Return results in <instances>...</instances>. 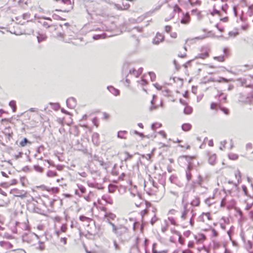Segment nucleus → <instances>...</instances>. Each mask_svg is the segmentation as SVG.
Segmentation results:
<instances>
[{
	"label": "nucleus",
	"instance_id": "1",
	"mask_svg": "<svg viewBox=\"0 0 253 253\" xmlns=\"http://www.w3.org/2000/svg\"><path fill=\"white\" fill-rule=\"evenodd\" d=\"M107 223L112 226V232L117 236H121L127 231V229L126 227L122 225L117 226L113 223L109 221V219L107 220Z\"/></svg>",
	"mask_w": 253,
	"mask_h": 253
},
{
	"label": "nucleus",
	"instance_id": "2",
	"mask_svg": "<svg viewBox=\"0 0 253 253\" xmlns=\"http://www.w3.org/2000/svg\"><path fill=\"white\" fill-rule=\"evenodd\" d=\"M181 11V9L180 7H179L177 5H175L173 8H169L168 10L167 13L169 14V16L168 17H166L165 20L166 21L169 20L171 19L174 17V13L176 12H180Z\"/></svg>",
	"mask_w": 253,
	"mask_h": 253
},
{
	"label": "nucleus",
	"instance_id": "3",
	"mask_svg": "<svg viewBox=\"0 0 253 253\" xmlns=\"http://www.w3.org/2000/svg\"><path fill=\"white\" fill-rule=\"evenodd\" d=\"M10 193L13 194L14 196L20 197L23 199L27 197V192L24 190H20L17 189L11 190Z\"/></svg>",
	"mask_w": 253,
	"mask_h": 253
},
{
	"label": "nucleus",
	"instance_id": "4",
	"mask_svg": "<svg viewBox=\"0 0 253 253\" xmlns=\"http://www.w3.org/2000/svg\"><path fill=\"white\" fill-rule=\"evenodd\" d=\"M239 101L245 103L252 104L253 102V95L252 93H249L246 97L241 95Z\"/></svg>",
	"mask_w": 253,
	"mask_h": 253
},
{
	"label": "nucleus",
	"instance_id": "5",
	"mask_svg": "<svg viewBox=\"0 0 253 253\" xmlns=\"http://www.w3.org/2000/svg\"><path fill=\"white\" fill-rule=\"evenodd\" d=\"M192 215L191 213V211L189 209H188L186 207V206L185 205L184 207V210L181 212V218L182 220H184L189 218Z\"/></svg>",
	"mask_w": 253,
	"mask_h": 253
},
{
	"label": "nucleus",
	"instance_id": "6",
	"mask_svg": "<svg viewBox=\"0 0 253 253\" xmlns=\"http://www.w3.org/2000/svg\"><path fill=\"white\" fill-rule=\"evenodd\" d=\"M164 40V36L160 33H157L155 37L153 39L152 42L154 44L158 45Z\"/></svg>",
	"mask_w": 253,
	"mask_h": 253
},
{
	"label": "nucleus",
	"instance_id": "7",
	"mask_svg": "<svg viewBox=\"0 0 253 253\" xmlns=\"http://www.w3.org/2000/svg\"><path fill=\"white\" fill-rule=\"evenodd\" d=\"M209 51L210 49L206 48L203 50V52L199 54L196 58H201V59H205L209 56Z\"/></svg>",
	"mask_w": 253,
	"mask_h": 253
},
{
	"label": "nucleus",
	"instance_id": "8",
	"mask_svg": "<svg viewBox=\"0 0 253 253\" xmlns=\"http://www.w3.org/2000/svg\"><path fill=\"white\" fill-rule=\"evenodd\" d=\"M67 106L70 108H74L76 105L75 99L74 98H68L66 101Z\"/></svg>",
	"mask_w": 253,
	"mask_h": 253
},
{
	"label": "nucleus",
	"instance_id": "9",
	"mask_svg": "<svg viewBox=\"0 0 253 253\" xmlns=\"http://www.w3.org/2000/svg\"><path fill=\"white\" fill-rule=\"evenodd\" d=\"M116 217V215L111 212H106L104 214V218L106 219V221L107 222L108 219H109V221H110V219L114 220Z\"/></svg>",
	"mask_w": 253,
	"mask_h": 253
},
{
	"label": "nucleus",
	"instance_id": "10",
	"mask_svg": "<svg viewBox=\"0 0 253 253\" xmlns=\"http://www.w3.org/2000/svg\"><path fill=\"white\" fill-rule=\"evenodd\" d=\"M107 88L110 92L115 96L118 95L120 93L119 90L112 86H108Z\"/></svg>",
	"mask_w": 253,
	"mask_h": 253
},
{
	"label": "nucleus",
	"instance_id": "11",
	"mask_svg": "<svg viewBox=\"0 0 253 253\" xmlns=\"http://www.w3.org/2000/svg\"><path fill=\"white\" fill-rule=\"evenodd\" d=\"M99 135L97 133H94L92 135V142L95 145H98L99 143Z\"/></svg>",
	"mask_w": 253,
	"mask_h": 253
},
{
	"label": "nucleus",
	"instance_id": "12",
	"mask_svg": "<svg viewBox=\"0 0 253 253\" xmlns=\"http://www.w3.org/2000/svg\"><path fill=\"white\" fill-rule=\"evenodd\" d=\"M191 168H192V166L191 165V164H189L188 167H187V169L186 171V178L188 181L191 179V174L190 172Z\"/></svg>",
	"mask_w": 253,
	"mask_h": 253
},
{
	"label": "nucleus",
	"instance_id": "13",
	"mask_svg": "<svg viewBox=\"0 0 253 253\" xmlns=\"http://www.w3.org/2000/svg\"><path fill=\"white\" fill-rule=\"evenodd\" d=\"M191 125L190 124H184L182 125L181 127L183 131H187L191 129Z\"/></svg>",
	"mask_w": 253,
	"mask_h": 253
},
{
	"label": "nucleus",
	"instance_id": "14",
	"mask_svg": "<svg viewBox=\"0 0 253 253\" xmlns=\"http://www.w3.org/2000/svg\"><path fill=\"white\" fill-rule=\"evenodd\" d=\"M205 218H206L208 220H211V215L209 212L202 213L201 216V218L203 221H205Z\"/></svg>",
	"mask_w": 253,
	"mask_h": 253
},
{
	"label": "nucleus",
	"instance_id": "15",
	"mask_svg": "<svg viewBox=\"0 0 253 253\" xmlns=\"http://www.w3.org/2000/svg\"><path fill=\"white\" fill-rule=\"evenodd\" d=\"M126 131H121L118 133V137L120 138L126 139Z\"/></svg>",
	"mask_w": 253,
	"mask_h": 253
},
{
	"label": "nucleus",
	"instance_id": "16",
	"mask_svg": "<svg viewBox=\"0 0 253 253\" xmlns=\"http://www.w3.org/2000/svg\"><path fill=\"white\" fill-rule=\"evenodd\" d=\"M192 112V109L191 107L187 106L184 109V113L186 115H189Z\"/></svg>",
	"mask_w": 253,
	"mask_h": 253
},
{
	"label": "nucleus",
	"instance_id": "17",
	"mask_svg": "<svg viewBox=\"0 0 253 253\" xmlns=\"http://www.w3.org/2000/svg\"><path fill=\"white\" fill-rule=\"evenodd\" d=\"M216 159V156L215 155H213L210 157L209 162L211 165H214L215 163Z\"/></svg>",
	"mask_w": 253,
	"mask_h": 253
},
{
	"label": "nucleus",
	"instance_id": "18",
	"mask_svg": "<svg viewBox=\"0 0 253 253\" xmlns=\"http://www.w3.org/2000/svg\"><path fill=\"white\" fill-rule=\"evenodd\" d=\"M189 16L188 13H187L185 16L184 18L182 19L181 20V23L183 24H187L189 22Z\"/></svg>",
	"mask_w": 253,
	"mask_h": 253
},
{
	"label": "nucleus",
	"instance_id": "19",
	"mask_svg": "<svg viewBox=\"0 0 253 253\" xmlns=\"http://www.w3.org/2000/svg\"><path fill=\"white\" fill-rule=\"evenodd\" d=\"M9 105L12 108L13 112H15L16 110V102L15 101L12 100L10 101Z\"/></svg>",
	"mask_w": 253,
	"mask_h": 253
},
{
	"label": "nucleus",
	"instance_id": "20",
	"mask_svg": "<svg viewBox=\"0 0 253 253\" xmlns=\"http://www.w3.org/2000/svg\"><path fill=\"white\" fill-rule=\"evenodd\" d=\"M28 143L31 144V142H29L26 138H24L23 140L20 142V145L21 147H24Z\"/></svg>",
	"mask_w": 253,
	"mask_h": 253
},
{
	"label": "nucleus",
	"instance_id": "21",
	"mask_svg": "<svg viewBox=\"0 0 253 253\" xmlns=\"http://www.w3.org/2000/svg\"><path fill=\"white\" fill-rule=\"evenodd\" d=\"M57 174V173L56 171H52V170H49L47 173L46 175L49 177H52L55 176H56Z\"/></svg>",
	"mask_w": 253,
	"mask_h": 253
},
{
	"label": "nucleus",
	"instance_id": "22",
	"mask_svg": "<svg viewBox=\"0 0 253 253\" xmlns=\"http://www.w3.org/2000/svg\"><path fill=\"white\" fill-rule=\"evenodd\" d=\"M37 39L38 42H40L45 40L46 39V36L44 35H39V36H37Z\"/></svg>",
	"mask_w": 253,
	"mask_h": 253
},
{
	"label": "nucleus",
	"instance_id": "23",
	"mask_svg": "<svg viewBox=\"0 0 253 253\" xmlns=\"http://www.w3.org/2000/svg\"><path fill=\"white\" fill-rule=\"evenodd\" d=\"M191 213H192L191 216L190 217V221L189 223L192 227L194 225V217L195 216V213L192 211H191Z\"/></svg>",
	"mask_w": 253,
	"mask_h": 253
},
{
	"label": "nucleus",
	"instance_id": "24",
	"mask_svg": "<svg viewBox=\"0 0 253 253\" xmlns=\"http://www.w3.org/2000/svg\"><path fill=\"white\" fill-rule=\"evenodd\" d=\"M228 157L230 159L235 160L238 159V156L237 154L234 153H230L228 155Z\"/></svg>",
	"mask_w": 253,
	"mask_h": 253
},
{
	"label": "nucleus",
	"instance_id": "25",
	"mask_svg": "<svg viewBox=\"0 0 253 253\" xmlns=\"http://www.w3.org/2000/svg\"><path fill=\"white\" fill-rule=\"evenodd\" d=\"M200 204V201H199V199H198V198H195V199L193 200L192 202H191V205H192L193 206H198Z\"/></svg>",
	"mask_w": 253,
	"mask_h": 253
},
{
	"label": "nucleus",
	"instance_id": "26",
	"mask_svg": "<svg viewBox=\"0 0 253 253\" xmlns=\"http://www.w3.org/2000/svg\"><path fill=\"white\" fill-rule=\"evenodd\" d=\"M235 175L238 179V182H239L241 180V174L239 170H237L235 173Z\"/></svg>",
	"mask_w": 253,
	"mask_h": 253
},
{
	"label": "nucleus",
	"instance_id": "27",
	"mask_svg": "<svg viewBox=\"0 0 253 253\" xmlns=\"http://www.w3.org/2000/svg\"><path fill=\"white\" fill-rule=\"evenodd\" d=\"M35 170L39 172H42L43 171V169L38 165H35L34 166Z\"/></svg>",
	"mask_w": 253,
	"mask_h": 253
},
{
	"label": "nucleus",
	"instance_id": "28",
	"mask_svg": "<svg viewBox=\"0 0 253 253\" xmlns=\"http://www.w3.org/2000/svg\"><path fill=\"white\" fill-rule=\"evenodd\" d=\"M213 59L214 60H217L219 62H223L224 61V57L222 56L214 57Z\"/></svg>",
	"mask_w": 253,
	"mask_h": 253
},
{
	"label": "nucleus",
	"instance_id": "29",
	"mask_svg": "<svg viewBox=\"0 0 253 253\" xmlns=\"http://www.w3.org/2000/svg\"><path fill=\"white\" fill-rule=\"evenodd\" d=\"M168 220L170 222V223L171 224H173L174 225H176L175 220L172 217H169Z\"/></svg>",
	"mask_w": 253,
	"mask_h": 253
},
{
	"label": "nucleus",
	"instance_id": "30",
	"mask_svg": "<svg viewBox=\"0 0 253 253\" xmlns=\"http://www.w3.org/2000/svg\"><path fill=\"white\" fill-rule=\"evenodd\" d=\"M161 125L160 124H154L152 125L151 127L152 129L155 130L156 128L158 127H160Z\"/></svg>",
	"mask_w": 253,
	"mask_h": 253
},
{
	"label": "nucleus",
	"instance_id": "31",
	"mask_svg": "<svg viewBox=\"0 0 253 253\" xmlns=\"http://www.w3.org/2000/svg\"><path fill=\"white\" fill-rule=\"evenodd\" d=\"M39 243H40V245L38 247V249L42 251H43L44 249H45V247L44 246L42 245V243L41 242H39Z\"/></svg>",
	"mask_w": 253,
	"mask_h": 253
},
{
	"label": "nucleus",
	"instance_id": "32",
	"mask_svg": "<svg viewBox=\"0 0 253 253\" xmlns=\"http://www.w3.org/2000/svg\"><path fill=\"white\" fill-rule=\"evenodd\" d=\"M113 243H114V246L115 250H116V251L120 250V247L118 245V244L117 243V242L116 241H114Z\"/></svg>",
	"mask_w": 253,
	"mask_h": 253
},
{
	"label": "nucleus",
	"instance_id": "33",
	"mask_svg": "<svg viewBox=\"0 0 253 253\" xmlns=\"http://www.w3.org/2000/svg\"><path fill=\"white\" fill-rule=\"evenodd\" d=\"M149 75L150 77L151 80L152 81H153L155 80L156 76L155 74L154 73L150 72L149 73Z\"/></svg>",
	"mask_w": 253,
	"mask_h": 253
},
{
	"label": "nucleus",
	"instance_id": "34",
	"mask_svg": "<svg viewBox=\"0 0 253 253\" xmlns=\"http://www.w3.org/2000/svg\"><path fill=\"white\" fill-rule=\"evenodd\" d=\"M226 143V141L223 140L220 142V149L223 150L225 148V145Z\"/></svg>",
	"mask_w": 253,
	"mask_h": 253
},
{
	"label": "nucleus",
	"instance_id": "35",
	"mask_svg": "<svg viewBox=\"0 0 253 253\" xmlns=\"http://www.w3.org/2000/svg\"><path fill=\"white\" fill-rule=\"evenodd\" d=\"M124 154L126 155V157L125 158V161H126L128 159H130L132 157V155L129 154L128 152H125Z\"/></svg>",
	"mask_w": 253,
	"mask_h": 253
},
{
	"label": "nucleus",
	"instance_id": "36",
	"mask_svg": "<svg viewBox=\"0 0 253 253\" xmlns=\"http://www.w3.org/2000/svg\"><path fill=\"white\" fill-rule=\"evenodd\" d=\"M238 34V33L237 32H230L229 33V36L230 37H235Z\"/></svg>",
	"mask_w": 253,
	"mask_h": 253
},
{
	"label": "nucleus",
	"instance_id": "37",
	"mask_svg": "<svg viewBox=\"0 0 253 253\" xmlns=\"http://www.w3.org/2000/svg\"><path fill=\"white\" fill-rule=\"evenodd\" d=\"M161 8V5H158V6H157L156 8H155L154 9H152L150 11V12H152V13H153L156 11H158L159 10V9H160V8Z\"/></svg>",
	"mask_w": 253,
	"mask_h": 253
},
{
	"label": "nucleus",
	"instance_id": "38",
	"mask_svg": "<svg viewBox=\"0 0 253 253\" xmlns=\"http://www.w3.org/2000/svg\"><path fill=\"white\" fill-rule=\"evenodd\" d=\"M217 104H216V103H212L211 104V108L212 110L216 109L217 108Z\"/></svg>",
	"mask_w": 253,
	"mask_h": 253
},
{
	"label": "nucleus",
	"instance_id": "39",
	"mask_svg": "<svg viewBox=\"0 0 253 253\" xmlns=\"http://www.w3.org/2000/svg\"><path fill=\"white\" fill-rule=\"evenodd\" d=\"M43 26L46 28H48L49 27H50V24H48L47 22H43L42 23Z\"/></svg>",
	"mask_w": 253,
	"mask_h": 253
},
{
	"label": "nucleus",
	"instance_id": "40",
	"mask_svg": "<svg viewBox=\"0 0 253 253\" xmlns=\"http://www.w3.org/2000/svg\"><path fill=\"white\" fill-rule=\"evenodd\" d=\"M212 236L213 237H216L217 236V233L214 229H212L211 230Z\"/></svg>",
	"mask_w": 253,
	"mask_h": 253
},
{
	"label": "nucleus",
	"instance_id": "41",
	"mask_svg": "<svg viewBox=\"0 0 253 253\" xmlns=\"http://www.w3.org/2000/svg\"><path fill=\"white\" fill-rule=\"evenodd\" d=\"M103 119L104 120H107L109 119V115L107 114L106 113H103Z\"/></svg>",
	"mask_w": 253,
	"mask_h": 253
},
{
	"label": "nucleus",
	"instance_id": "42",
	"mask_svg": "<svg viewBox=\"0 0 253 253\" xmlns=\"http://www.w3.org/2000/svg\"><path fill=\"white\" fill-rule=\"evenodd\" d=\"M165 31L167 33H169L171 30V27L169 26H166L165 27Z\"/></svg>",
	"mask_w": 253,
	"mask_h": 253
},
{
	"label": "nucleus",
	"instance_id": "43",
	"mask_svg": "<svg viewBox=\"0 0 253 253\" xmlns=\"http://www.w3.org/2000/svg\"><path fill=\"white\" fill-rule=\"evenodd\" d=\"M100 38H104V37H103V35H96L93 37V39L95 40H97V39H98Z\"/></svg>",
	"mask_w": 253,
	"mask_h": 253
},
{
	"label": "nucleus",
	"instance_id": "44",
	"mask_svg": "<svg viewBox=\"0 0 253 253\" xmlns=\"http://www.w3.org/2000/svg\"><path fill=\"white\" fill-rule=\"evenodd\" d=\"M170 194L172 195L175 196L176 198L178 197V193L175 191H170Z\"/></svg>",
	"mask_w": 253,
	"mask_h": 253
},
{
	"label": "nucleus",
	"instance_id": "45",
	"mask_svg": "<svg viewBox=\"0 0 253 253\" xmlns=\"http://www.w3.org/2000/svg\"><path fill=\"white\" fill-rule=\"evenodd\" d=\"M3 244H5L7 246H9V247H11L12 246V245L10 243H9V242H0V245L1 246H3Z\"/></svg>",
	"mask_w": 253,
	"mask_h": 253
},
{
	"label": "nucleus",
	"instance_id": "46",
	"mask_svg": "<svg viewBox=\"0 0 253 253\" xmlns=\"http://www.w3.org/2000/svg\"><path fill=\"white\" fill-rule=\"evenodd\" d=\"M25 179L24 177H21L20 178V182H21V184L22 185V186H24L25 185Z\"/></svg>",
	"mask_w": 253,
	"mask_h": 253
},
{
	"label": "nucleus",
	"instance_id": "47",
	"mask_svg": "<svg viewBox=\"0 0 253 253\" xmlns=\"http://www.w3.org/2000/svg\"><path fill=\"white\" fill-rule=\"evenodd\" d=\"M184 50H185V52H184L183 54H178V56H179V57L183 58V57H185L186 56V52H185V51H186V48H185V47H184Z\"/></svg>",
	"mask_w": 253,
	"mask_h": 253
},
{
	"label": "nucleus",
	"instance_id": "48",
	"mask_svg": "<svg viewBox=\"0 0 253 253\" xmlns=\"http://www.w3.org/2000/svg\"><path fill=\"white\" fill-rule=\"evenodd\" d=\"M147 212V210L146 209H145L144 210H142L140 212V214L142 216H143L145 214H146Z\"/></svg>",
	"mask_w": 253,
	"mask_h": 253
},
{
	"label": "nucleus",
	"instance_id": "49",
	"mask_svg": "<svg viewBox=\"0 0 253 253\" xmlns=\"http://www.w3.org/2000/svg\"><path fill=\"white\" fill-rule=\"evenodd\" d=\"M92 123L94 124V125H95L96 127H98V125L97 123V121H96V119L95 118H94V119H92Z\"/></svg>",
	"mask_w": 253,
	"mask_h": 253
},
{
	"label": "nucleus",
	"instance_id": "50",
	"mask_svg": "<svg viewBox=\"0 0 253 253\" xmlns=\"http://www.w3.org/2000/svg\"><path fill=\"white\" fill-rule=\"evenodd\" d=\"M221 81L224 82L225 83H227L228 82V80L225 78H220V80L219 81V82H220Z\"/></svg>",
	"mask_w": 253,
	"mask_h": 253
},
{
	"label": "nucleus",
	"instance_id": "51",
	"mask_svg": "<svg viewBox=\"0 0 253 253\" xmlns=\"http://www.w3.org/2000/svg\"><path fill=\"white\" fill-rule=\"evenodd\" d=\"M211 199V198L209 197V198L207 199L205 201L206 202V203L208 205H209V206L211 204V202H210V200Z\"/></svg>",
	"mask_w": 253,
	"mask_h": 253
},
{
	"label": "nucleus",
	"instance_id": "52",
	"mask_svg": "<svg viewBox=\"0 0 253 253\" xmlns=\"http://www.w3.org/2000/svg\"><path fill=\"white\" fill-rule=\"evenodd\" d=\"M205 38H206L205 36L197 37H195L194 39L201 40L204 39Z\"/></svg>",
	"mask_w": 253,
	"mask_h": 253
},
{
	"label": "nucleus",
	"instance_id": "53",
	"mask_svg": "<svg viewBox=\"0 0 253 253\" xmlns=\"http://www.w3.org/2000/svg\"><path fill=\"white\" fill-rule=\"evenodd\" d=\"M61 230L64 232L66 230V227L65 225H62L61 227Z\"/></svg>",
	"mask_w": 253,
	"mask_h": 253
},
{
	"label": "nucleus",
	"instance_id": "54",
	"mask_svg": "<svg viewBox=\"0 0 253 253\" xmlns=\"http://www.w3.org/2000/svg\"><path fill=\"white\" fill-rule=\"evenodd\" d=\"M17 183V181L14 179H13L12 181H11V183L10 184V185H15L16 184V183Z\"/></svg>",
	"mask_w": 253,
	"mask_h": 253
},
{
	"label": "nucleus",
	"instance_id": "55",
	"mask_svg": "<svg viewBox=\"0 0 253 253\" xmlns=\"http://www.w3.org/2000/svg\"><path fill=\"white\" fill-rule=\"evenodd\" d=\"M64 41L65 42H72V43H73V44H77V42H73V41H72V39H70L68 41H67V40L64 41Z\"/></svg>",
	"mask_w": 253,
	"mask_h": 253
},
{
	"label": "nucleus",
	"instance_id": "56",
	"mask_svg": "<svg viewBox=\"0 0 253 253\" xmlns=\"http://www.w3.org/2000/svg\"><path fill=\"white\" fill-rule=\"evenodd\" d=\"M188 246L189 248H192L194 246V243L193 242H189L188 243Z\"/></svg>",
	"mask_w": 253,
	"mask_h": 253
},
{
	"label": "nucleus",
	"instance_id": "57",
	"mask_svg": "<svg viewBox=\"0 0 253 253\" xmlns=\"http://www.w3.org/2000/svg\"><path fill=\"white\" fill-rule=\"evenodd\" d=\"M98 162L100 166H103L104 165V162L102 160H98Z\"/></svg>",
	"mask_w": 253,
	"mask_h": 253
},
{
	"label": "nucleus",
	"instance_id": "58",
	"mask_svg": "<svg viewBox=\"0 0 253 253\" xmlns=\"http://www.w3.org/2000/svg\"><path fill=\"white\" fill-rule=\"evenodd\" d=\"M242 189L245 193V194L246 195H247V188L245 186H242Z\"/></svg>",
	"mask_w": 253,
	"mask_h": 253
},
{
	"label": "nucleus",
	"instance_id": "59",
	"mask_svg": "<svg viewBox=\"0 0 253 253\" xmlns=\"http://www.w3.org/2000/svg\"><path fill=\"white\" fill-rule=\"evenodd\" d=\"M159 133H160L161 135H162L164 138H165V137H166V133H165L164 131H161L159 132Z\"/></svg>",
	"mask_w": 253,
	"mask_h": 253
},
{
	"label": "nucleus",
	"instance_id": "60",
	"mask_svg": "<svg viewBox=\"0 0 253 253\" xmlns=\"http://www.w3.org/2000/svg\"><path fill=\"white\" fill-rule=\"evenodd\" d=\"M151 155L150 154H148L146 155V156H145V158L147 159V160H150L151 158Z\"/></svg>",
	"mask_w": 253,
	"mask_h": 253
},
{
	"label": "nucleus",
	"instance_id": "61",
	"mask_svg": "<svg viewBox=\"0 0 253 253\" xmlns=\"http://www.w3.org/2000/svg\"><path fill=\"white\" fill-rule=\"evenodd\" d=\"M1 175L4 176V177H8V175L4 171H1Z\"/></svg>",
	"mask_w": 253,
	"mask_h": 253
},
{
	"label": "nucleus",
	"instance_id": "62",
	"mask_svg": "<svg viewBox=\"0 0 253 253\" xmlns=\"http://www.w3.org/2000/svg\"><path fill=\"white\" fill-rule=\"evenodd\" d=\"M61 241L63 242L64 244H66V238H61Z\"/></svg>",
	"mask_w": 253,
	"mask_h": 253
},
{
	"label": "nucleus",
	"instance_id": "63",
	"mask_svg": "<svg viewBox=\"0 0 253 253\" xmlns=\"http://www.w3.org/2000/svg\"><path fill=\"white\" fill-rule=\"evenodd\" d=\"M154 85L157 89H161V86L160 85H158V84H155Z\"/></svg>",
	"mask_w": 253,
	"mask_h": 253
},
{
	"label": "nucleus",
	"instance_id": "64",
	"mask_svg": "<svg viewBox=\"0 0 253 253\" xmlns=\"http://www.w3.org/2000/svg\"><path fill=\"white\" fill-rule=\"evenodd\" d=\"M222 110L224 112V113L225 114H228V110L227 109L223 108V109H222Z\"/></svg>",
	"mask_w": 253,
	"mask_h": 253
}]
</instances>
